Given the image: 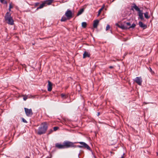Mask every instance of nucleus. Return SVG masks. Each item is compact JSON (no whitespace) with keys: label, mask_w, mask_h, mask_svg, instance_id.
Instances as JSON below:
<instances>
[{"label":"nucleus","mask_w":158,"mask_h":158,"mask_svg":"<svg viewBox=\"0 0 158 158\" xmlns=\"http://www.w3.org/2000/svg\"><path fill=\"white\" fill-rule=\"evenodd\" d=\"M48 124L47 122L42 123L38 128L37 132V134L39 135H41L46 133L48 128Z\"/></svg>","instance_id":"1"},{"label":"nucleus","mask_w":158,"mask_h":158,"mask_svg":"<svg viewBox=\"0 0 158 158\" xmlns=\"http://www.w3.org/2000/svg\"><path fill=\"white\" fill-rule=\"evenodd\" d=\"M6 21H7V23L10 25H12L14 24V20L12 17L11 16V14L9 12H7L5 16Z\"/></svg>","instance_id":"2"},{"label":"nucleus","mask_w":158,"mask_h":158,"mask_svg":"<svg viewBox=\"0 0 158 158\" xmlns=\"http://www.w3.org/2000/svg\"><path fill=\"white\" fill-rule=\"evenodd\" d=\"M64 148L74 147V143L70 141H66L63 142Z\"/></svg>","instance_id":"3"},{"label":"nucleus","mask_w":158,"mask_h":158,"mask_svg":"<svg viewBox=\"0 0 158 158\" xmlns=\"http://www.w3.org/2000/svg\"><path fill=\"white\" fill-rule=\"evenodd\" d=\"M80 148H84L87 149L91 151V148L85 142H80Z\"/></svg>","instance_id":"4"},{"label":"nucleus","mask_w":158,"mask_h":158,"mask_svg":"<svg viewBox=\"0 0 158 158\" xmlns=\"http://www.w3.org/2000/svg\"><path fill=\"white\" fill-rule=\"evenodd\" d=\"M66 16L67 17L68 20L70 19L73 17L72 11L69 9H68L65 14Z\"/></svg>","instance_id":"5"},{"label":"nucleus","mask_w":158,"mask_h":158,"mask_svg":"<svg viewBox=\"0 0 158 158\" xmlns=\"http://www.w3.org/2000/svg\"><path fill=\"white\" fill-rule=\"evenodd\" d=\"M25 111L27 116L31 117L33 114L32 111L31 109H28V108H24Z\"/></svg>","instance_id":"6"},{"label":"nucleus","mask_w":158,"mask_h":158,"mask_svg":"<svg viewBox=\"0 0 158 158\" xmlns=\"http://www.w3.org/2000/svg\"><path fill=\"white\" fill-rule=\"evenodd\" d=\"M134 81L138 85H141L142 82V79L141 77H137L134 79Z\"/></svg>","instance_id":"7"},{"label":"nucleus","mask_w":158,"mask_h":158,"mask_svg":"<svg viewBox=\"0 0 158 158\" xmlns=\"http://www.w3.org/2000/svg\"><path fill=\"white\" fill-rule=\"evenodd\" d=\"M55 147L58 149H64V143L62 144L58 143L55 144Z\"/></svg>","instance_id":"8"},{"label":"nucleus","mask_w":158,"mask_h":158,"mask_svg":"<svg viewBox=\"0 0 158 158\" xmlns=\"http://www.w3.org/2000/svg\"><path fill=\"white\" fill-rule=\"evenodd\" d=\"M48 91H51L52 89V84L49 81H48Z\"/></svg>","instance_id":"9"},{"label":"nucleus","mask_w":158,"mask_h":158,"mask_svg":"<svg viewBox=\"0 0 158 158\" xmlns=\"http://www.w3.org/2000/svg\"><path fill=\"white\" fill-rule=\"evenodd\" d=\"M133 8L136 11L138 12L140 11L139 8L136 5L135 3L133 4V6L132 7V10H133Z\"/></svg>","instance_id":"10"},{"label":"nucleus","mask_w":158,"mask_h":158,"mask_svg":"<svg viewBox=\"0 0 158 158\" xmlns=\"http://www.w3.org/2000/svg\"><path fill=\"white\" fill-rule=\"evenodd\" d=\"M118 27L123 29H128V27L126 26L125 25V24H121V25H118Z\"/></svg>","instance_id":"11"},{"label":"nucleus","mask_w":158,"mask_h":158,"mask_svg":"<svg viewBox=\"0 0 158 158\" xmlns=\"http://www.w3.org/2000/svg\"><path fill=\"white\" fill-rule=\"evenodd\" d=\"M99 21L96 20L94 21V24H93V27L94 28H97L98 24L99 23Z\"/></svg>","instance_id":"12"},{"label":"nucleus","mask_w":158,"mask_h":158,"mask_svg":"<svg viewBox=\"0 0 158 158\" xmlns=\"http://www.w3.org/2000/svg\"><path fill=\"white\" fill-rule=\"evenodd\" d=\"M139 24L140 27L143 28L144 29L146 28L147 26L146 25L143 24L142 22H139Z\"/></svg>","instance_id":"13"},{"label":"nucleus","mask_w":158,"mask_h":158,"mask_svg":"<svg viewBox=\"0 0 158 158\" xmlns=\"http://www.w3.org/2000/svg\"><path fill=\"white\" fill-rule=\"evenodd\" d=\"M53 0H46L44 2V3H45V5H50L52 2Z\"/></svg>","instance_id":"14"},{"label":"nucleus","mask_w":158,"mask_h":158,"mask_svg":"<svg viewBox=\"0 0 158 158\" xmlns=\"http://www.w3.org/2000/svg\"><path fill=\"white\" fill-rule=\"evenodd\" d=\"M138 15L141 20H143V14L141 10L138 12Z\"/></svg>","instance_id":"15"},{"label":"nucleus","mask_w":158,"mask_h":158,"mask_svg":"<svg viewBox=\"0 0 158 158\" xmlns=\"http://www.w3.org/2000/svg\"><path fill=\"white\" fill-rule=\"evenodd\" d=\"M45 6V3H44V2H43L42 3L39 7L37 8L36 10H38L39 9H41Z\"/></svg>","instance_id":"16"},{"label":"nucleus","mask_w":158,"mask_h":158,"mask_svg":"<svg viewBox=\"0 0 158 158\" xmlns=\"http://www.w3.org/2000/svg\"><path fill=\"white\" fill-rule=\"evenodd\" d=\"M89 57V55L88 53L86 52H85L83 55V58H85L86 57Z\"/></svg>","instance_id":"17"},{"label":"nucleus","mask_w":158,"mask_h":158,"mask_svg":"<svg viewBox=\"0 0 158 158\" xmlns=\"http://www.w3.org/2000/svg\"><path fill=\"white\" fill-rule=\"evenodd\" d=\"M67 20H68V19L67 18V17H66L65 16H63L62 18L61 19V21L64 22V21H66Z\"/></svg>","instance_id":"18"},{"label":"nucleus","mask_w":158,"mask_h":158,"mask_svg":"<svg viewBox=\"0 0 158 158\" xmlns=\"http://www.w3.org/2000/svg\"><path fill=\"white\" fill-rule=\"evenodd\" d=\"M104 7V6H103L99 10L98 12V16L100 15V14H101L102 10L103 9Z\"/></svg>","instance_id":"19"},{"label":"nucleus","mask_w":158,"mask_h":158,"mask_svg":"<svg viewBox=\"0 0 158 158\" xmlns=\"http://www.w3.org/2000/svg\"><path fill=\"white\" fill-rule=\"evenodd\" d=\"M148 13L146 12L144 13V15L145 17L147 19H149L150 18V16H148Z\"/></svg>","instance_id":"20"},{"label":"nucleus","mask_w":158,"mask_h":158,"mask_svg":"<svg viewBox=\"0 0 158 158\" xmlns=\"http://www.w3.org/2000/svg\"><path fill=\"white\" fill-rule=\"evenodd\" d=\"M87 25L86 23L85 22H83L81 24V26L83 28H85Z\"/></svg>","instance_id":"21"},{"label":"nucleus","mask_w":158,"mask_h":158,"mask_svg":"<svg viewBox=\"0 0 158 158\" xmlns=\"http://www.w3.org/2000/svg\"><path fill=\"white\" fill-rule=\"evenodd\" d=\"M61 98L63 99L66 98L67 97V95L64 94H61Z\"/></svg>","instance_id":"22"},{"label":"nucleus","mask_w":158,"mask_h":158,"mask_svg":"<svg viewBox=\"0 0 158 158\" xmlns=\"http://www.w3.org/2000/svg\"><path fill=\"white\" fill-rule=\"evenodd\" d=\"M135 24L133 23L131 25V26L130 27H128V29L130 28H134L135 27Z\"/></svg>","instance_id":"23"},{"label":"nucleus","mask_w":158,"mask_h":158,"mask_svg":"<svg viewBox=\"0 0 158 158\" xmlns=\"http://www.w3.org/2000/svg\"><path fill=\"white\" fill-rule=\"evenodd\" d=\"M84 8H82L80 10V15L84 11Z\"/></svg>","instance_id":"24"},{"label":"nucleus","mask_w":158,"mask_h":158,"mask_svg":"<svg viewBox=\"0 0 158 158\" xmlns=\"http://www.w3.org/2000/svg\"><path fill=\"white\" fill-rule=\"evenodd\" d=\"M53 131V130L52 129H50L48 131V135H49L52 133Z\"/></svg>","instance_id":"25"},{"label":"nucleus","mask_w":158,"mask_h":158,"mask_svg":"<svg viewBox=\"0 0 158 158\" xmlns=\"http://www.w3.org/2000/svg\"><path fill=\"white\" fill-rule=\"evenodd\" d=\"M125 25L126 26L128 27H129L131 26V24L129 22H127L125 23Z\"/></svg>","instance_id":"26"},{"label":"nucleus","mask_w":158,"mask_h":158,"mask_svg":"<svg viewBox=\"0 0 158 158\" xmlns=\"http://www.w3.org/2000/svg\"><path fill=\"white\" fill-rule=\"evenodd\" d=\"M59 128L58 127H53V130L54 131H56Z\"/></svg>","instance_id":"27"},{"label":"nucleus","mask_w":158,"mask_h":158,"mask_svg":"<svg viewBox=\"0 0 158 158\" xmlns=\"http://www.w3.org/2000/svg\"><path fill=\"white\" fill-rule=\"evenodd\" d=\"M110 25L109 24H108L107 25V26L106 27V30L107 31V30H109L110 29Z\"/></svg>","instance_id":"28"},{"label":"nucleus","mask_w":158,"mask_h":158,"mask_svg":"<svg viewBox=\"0 0 158 158\" xmlns=\"http://www.w3.org/2000/svg\"><path fill=\"white\" fill-rule=\"evenodd\" d=\"M22 120L24 123H27V121L23 118H22Z\"/></svg>","instance_id":"29"},{"label":"nucleus","mask_w":158,"mask_h":158,"mask_svg":"<svg viewBox=\"0 0 158 158\" xmlns=\"http://www.w3.org/2000/svg\"><path fill=\"white\" fill-rule=\"evenodd\" d=\"M27 98V96H24V97L23 98V99L24 100L26 101Z\"/></svg>","instance_id":"30"},{"label":"nucleus","mask_w":158,"mask_h":158,"mask_svg":"<svg viewBox=\"0 0 158 158\" xmlns=\"http://www.w3.org/2000/svg\"><path fill=\"white\" fill-rule=\"evenodd\" d=\"M13 7L12 6V5L11 4H10L9 5V8H10V9H11V8H13Z\"/></svg>","instance_id":"31"},{"label":"nucleus","mask_w":158,"mask_h":158,"mask_svg":"<svg viewBox=\"0 0 158 158\" xmlns=\"http://www.w3.org/2000/svg\"><path fill=\"white\" fill-rule=\"evenodd\" d=\"M39 4V3L38 2H37V3H35V6H38V4Z\"/></svg>","instance_id":"32"},{"label":"nucleus","mask_w":158,"mask_h":158,"mask_svg":"<svg viewBox=\"0 0 158 158\" xmlns=\"http://www.w3.org/2000/svg\"><path fill=\"white\" fill-rule=\"evenodd\" d=\"M0 2L2 3H4V0H0Z\"/></svg>","instance_id":"33"},{"label":"nucleus","mask_w":158,"mask_h":158,"mask_svg":"<svg viewBox=\"0 0 158 158\" xmlns=\"http://www.w3.org/2000/svg\"><path fill=\"white\" fill-rule=\"evenodd\" d=\"M127 53H126L124 55V56H123V58L125 57V56L127 55Z\"/></svg>","instance_id":"34"},{"label":"nucleus","mask_w":158,"mask_h":158,"mask_svg":"<svg viewBox=\"0 0 158 158\" xmlns=\"http://www.w3.org/2000/svg\"><path fill=\"white\" fill-rule=\"evenodd\" d=\"M149 70H150V71L151 73H152V69H151L150 67V69H149Z\"/></svg>","instance_id":"35"},{"label":"nucleus","mask_w":158,"mask_h":158,"mask_svg":"<svg viewBox=\"0 0 158 158\" xmlns=\"http://www.w3.org/2000/svg\"><path fill=\"white\" fill-rule=\"evenodd\" d=\"M109 68H110V69H112L113 68V66H110Z\"/></svg>","instance_id":"36"},{"label":"nucleus","mask_w":158,"mask_h":158,"mask_svg":"<svg viewBox=\"0 0 158 158\" xmlns=\"http://www.w3.org/2000/svg\"><path fill=\"white\" fill-rule=\"evenodd\" d=\"M148 103H147V102H143V104H148Z\"/></svg>","instance_id":"37"},{"label":"nucleus","mask_w":158,"mask_h":158,"mask_svg":"<svg viewBox=\"0 0 158 158\" xmlns=\"http://www.w3.org/2000/svg\"><path fill=\"white\" fill-rule=\"evenodd\" d=\"M77 15H79V11H78L77 12Z\"/></svg>","instance_id":"38"},{"label":"nucleus","mask_w":158,"mask_h":158,"mask_svg":"<svg viewBox=\"0 0 158 158\" xmlns=\"http://www.w3.org/2000/svg\"><path fill=\"white\" fill-rule=\"evenodd\" d=\"M100 113H99V112H98V114H97V115H98V116L100 115Z\"/></svg>","instance_id":"39"},{"label":"nucleus","mask_w":158,"mask_h":158,"mask_svg":"<svg viewBox=\"0 0 158 158\" xmlns=\"http://www.w3.org/2000/svg\"><path fill=\"white\" fill-rule=\"evenodd\" d=\"M25 158H30L29 157L26 156Z\"/></svg>","instance_id":"40"},{"label":"nucleus","mask_w":158,"mask_h":158,"mask_svg":"<svg viewBox=\"0 0 158 158\" xmlns=\"http://www.w3.org/2000/svg\"><path fill=\"white\" fill-rule=\"evenodd\" d=\"M10 9H10V8H9V11H11Z\"/></svg>","instance_id":"41"},{"label":"nucleus","mask_w":158,"mask_h":158,"mask_svg":"<svg viewBox=\"0 0 158 158\" xmlns=\"http://www.w3.org/2000/svg\"><path fill=\"white\" fill-rule=\"evenodd\" d=\"M120 158H123V156H122V157Z\"/></svg>","instance_id":"42"},{"label":"nucleus","mask_w":158,"mask_h":158,"mask_svg":"<svg viewBox=\"0 0 158 158\" xmlns=\"http://www.w3.org/2000/svg\"><path fill=\"white\" fill-rule=\"evenodd\" d=\"M114 0H113L111 2H113L114 1Z\"/></svg>","instance_id":"43"},{"label":"nucleus","mask_w":158,"mask_h":158,"mask_svg":"<svg viewBox=\"0 0 158 158\" xmlns=\"http://www.w3.org/2000/svg\"><path fill=\"white\" fill-rule=\"evenodd\" d=\"M81 98H82V96H81Z\"/></svg>","instance_id":"44"}]
</instances>
